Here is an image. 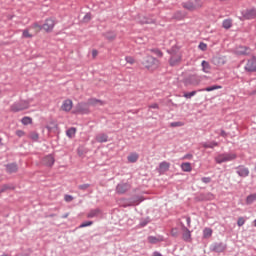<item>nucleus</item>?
I'll use <instances>...</instances> for the list:
<instances>
[{
  "label": "nucleus",
  "mask_w": 256,
  "mask_h": 256,
  "mask_svg": "<svg viewBox=\"0 0 256 256\" xmlns=\"http://www.w3.org/2000/svg\"><path fill=\"white\" fill-rule=\"evenodd\" d=\"M142 63L146 69H150L151 71L159 67V60L153 56H146Z\"/></svg>",
  "instance_id": "obj_3"
},
{
  "label": "nucleus",
  "mask_w": 256,
  "mask_h": 256,
  "mask_svg": "<svg viewBox=\"0 0 256 256\" xmlns=\"http://www.w3.org/2000/svg\"><path fill=\"white\" fill-rule=\"evenodd\" d=\"M220 135L221 137H227V132H225V130H221Z\"/></svg>",
  "instance_id": "obj_56"
},
{
  "label": "nucleus",
  "mask_w": 256,
  "mask_h": 256,
  "mask_svg": "<svg viewBox=\"0 0 256 256\" xmlns=\"http://www.w3.org/2000/svg\"><path fill=\"white\" fill-rule=\"evenodd\" d=\"M202 71L204 73H211V65L209 64V62L205 60L202 61Z\"/></svg>",
  "instance_id": "obj_25"
},
{
  "label": "nucleus",
  "mask_w": 256,
  "mask_h": 256,
  "mask_svg": "<svg viewBox=\"0 0 256 256\" xmlns=\"http://www.w3.org/2000/svg\"><path fill=\"white\" fill-rule=\"evenodd\" d=\"M63 217L64 219H67V217H69V214H65Z\"/></svg>",
  "instance_id": "obj_60"
},
{
  "label": "nucleus",
  "mask_w": 256,
  "mask_h": 256,
  "mask_svg": "<svg viewBox=\"0 0 256 256\" xmlns=\"http://www.w3.org/2000/svg\"><path fill=\"white\" fill-rule=\"evenodd\" d=\"M42 163L46 167H53V165H55V157H53L51 154L47 155L43 158Z\"/></svg>",
  "instance_id": "obj_7"
},
{
  "label": "nucleus",
  "mask_w": 256,
  "mask_h": 256,
  "mask_svg": "<svg viewBox=\"0 0 256 256\" xmlns=\"http://www.w3.org/2000/svg\"><path fill=\"white\" fill-rule=\"evenodd\" d=\"M125 61L126 63H129V65H134L135 63V58L131 57V56H126L125 57Z\"/></svg>",
  "instance_id": "obj_38"
},
{
  "label": "nucleus",
  "mask_w": 256,
  "mask_h": 256,
  "mask_svg": "<svg viewBox=\"0 0 256 256\" xmlns=\"http://www.w3.org/2000/svg\"><path fill=\"white\" fill-rule=\"evenodd\" d=\"M183 159H193V154H186Z\"/></svg>",
  "instance_id": "obj_54"
},
{
  "label": "nucleus",
  "mask_w": 256,
  "mask_h": 256,
  "mask_svg": "<svg viewBox=\"0 0 256 256\" xmlns=\"http://www.w3.org/2000/svg\"><path fill=\"white\" fill-rule=\"evenodd\" d=\"M152 256H163V255L159 252H154Z\"/></svg>",
  "instance_id": "obj_58"
},
{
  "label": "nucleus",
  "mask_w": 256,
  "mask_h": 256,
  "mask_svg": "<svg viewBox=\"0 0 256 256\" xmlns=\"http://www.w3.org/2000/svg\"><path fill=\"white\" fill-rule=\"evenodd\" d=\"M216 251H225V247H222V249H219V247H215Z\"/></svg>",
  "instance_id": "obj_57"
},
{
  "label": "nucleus",
  "mask_w": 256,
  "mask_h": 256,
  "mask_svg": "<svg viewBox=\"0 0 256 256\" xmlns=\"http://www.w3.org/2000/svg\"><path fill=\"white\" fill-rule=\"evenodd\" d=\"M149 109H159V104L154 103L149 106Z\"/></svg>",
  "instance_id": "obj_51"
},
{
  "label": "nucleus",
  "mask_w": 256,
  "mask_h": 256,
  "mask_svg": "<svg viewBox=\"0 0 256 256\" xmlns=\"http://www.w3.org/2000/svg\"><path fill=\"white\" fill-rule=\"evenodd\" d=\"M237 174L239 177H249V168H245L244 166H239L237 168Z\"/></svg>",
  "instance_id": "obj_13"
},
{
  "label": "nucleus",
  "mask_w": 256,
  "mask_h": 256,
  "mask_svg": "<svg viewBox=\"0 0 256 256\" xmlns=\"http://www.w3.org/2000/svg\"><path fill=\"white\" fill-rule=\"evenodd\" d=\"M215 61H216L217 64L222 63V65H225V60L221 57L216 58Z\"/></svg>",
  "instance_id": "obj_50"
},
{
  "label": "nucleus",
  "mask_w": 256,
  "mask_h": 256,
  "mask_svg": "<svg viewBox=\"0 0 256 256\" xmlns=\"http://www.w3.org/2000/svg\"><path fill=\"white\" fill-rule=\"evenodd\" d=\"M182 7L187 11H197L203 7V0H188L183 2Z\"/></svg>",
  "instance_id": "obj_1"
},
{
  "label": "nucleus",
  "mask_w": 256,
  "mask_h": 256,
  "mask_svg": "<svg viewBox=\"0 0 256 256\" xmlns=\"http://www.w3.org/2000/svg\"><path fill=\"white\" fill-rule=\"evenodd\" d=\"M31 101L33 100L29 99V100H21L19 102H16L11 106V111H13L14 113H17L19 111H25V109H29V105H31Z\"/></svg>",
  "instance_id": "obj_2"
},
{
  "label": "nucleus",
  "mask_w": 256,
  "mask_h": 256,
  "mask_svg": "<svg viewBox=\"0 0 256 256\" xmlns=\"http://www.w3.org/2000/svg\"><path fill=\"white\" fill-rule=\"evenodd\" d=\"M17 137H25V131L23 130H17L16 131Z\"/></svg>",
  "instance_id": "obj_49"
},
{
  "label": "nucleus",
  "mask_w": 256,
  "mask_h": 256,
  "mask_svg": "<svg viewBox=\"0 0 256 256\" xmlns=\"http://www.w3.org/2000/svg\"><path fill=\"white\" fill-rule=\"evenodd\" d=\"M139 23H141V25H153L155 23V19L146 16H140Z\"/></svg>",
  "instance_id": "obj_10"
},
{
  "label": "nucleus",
  "mask_w": 256,
  "mask_h": 256,
  "mask_svg": "<svg viewBox=\"0 0 256 256\" xmlns=\"http://www.w3.org/2000/svg\"><path fill=\"white\" fill-rule=\"evenodd\" d=\"M219 144L217 142H210V143H203L202 147H204V149H213L214 147H218Z\"/></svg>",
  "instance_id": "obj_29"
},
{
  "label": "nucleus",
  "mask_w": 256,
  "mask_h": 256,
  "mask_svg": "<svg viewBox=\"0 0 256 256\" xmlns=\"http://www.w3.org/2000/svg\"><path fill=\"white\" fill-rule=\"evenodd\" d=\"M211 235H213V229L211 228H205L203 230V238L204 239H209V237H211Z\"/></svg>",
  "instance_id": "obj_31"
},
{
  "label": "nucleus",
  "mask_w": 256,
  "mask_h": 256,
  "mask_svg": "<svg viewBox=\"0 0 256 256\" xmlns=\"http://www.w3.org/2000/svg\"><path fill=\"white\" fill-rule=\"evenodd\" d=\"M187 225H191V218H187Z\"/></svg>",
  "instance_id": "obj_59"
},
{
  "label": "nucleus",
  "mask_w": 256,
  "mask_h": 256,
  "mask_svg": "<svg viewBox=\"0 0 256 256\" xmlns=\"http://www.w3.org/2000/svg\"><path fill=\"white\" fill-rule=\"evenodd\" d=\"M222 25L224 29H231V26L233 25V23L231 22L230 19H226L223 21Z\"/></svg>",
  "instance_id": "obj_35"
},
{
  "label": "nucleus",
  "mask_w": 256,
  "mask_h": 256,
  "mask_svg": "<svg viewBox=\"0 0 256 256\" xmlns=\"http://www.w3.org/2000/svg\"><path fill=\"white\" fill-rule=\"evenodd\" d=\"M129 189H131V185H129L127 183L118 184L116 187L117 193H120V194L127 193V191H129Z\"/></svg>",
  "instance_id": "obj_8"
},
{
  "label": "nucleus",
  "mask_w": 256,
  "mask_h": 256,
  "mask_svg": "<svg viewBox=\"0 0 256 256\" xmlns=\"http://www.w3.org/2000/svg\"><path fill=\"white\" fill-rule=\"evenodd\" d=\"M77 112L78 113H89V108H87V106L85 104H78Z\"/></svg>",
  "instance_id": "obj_27"
},
{
  "label": "nucleus",
  "mask_w": 256,
  "mask_h": 256,
  "mask_svg": "<svg viewBox=\"0 0 256 256\" xmlns=\"http://www.w3.org/2000/svg\"><path fill=\"white\" fill-rule=\"evenodd\" d=\"M171 167V163L167 161H163L159 164V173H167L169 171V168Z\"/></svg>",
  "instance_id": "obj_12"
},
{
  "label": "nucleus",
  "mask_w": 256,
  "mask_h": 256,
  "mask_svg": "<svg viewBox=\"0 0 256 256\" xmlns=\"http://www.w3.org/2000/svg\"><path fill=\"white\" fill-rule=\"evenodd\" d=\"M253 224H254V227H256V219L254 220Z\"/></svg>",
  "instance_id": "obj_61"
},
{
  "label": "nucleus",
  "mask_w": 256,
  "mask_h": 256,
  "mask_svg": "<svg viewBox=\"0 0 256 256\" xmlns=\"http://www.w3.org/2000/svg\"><path fill=\"white\" fill-rule=\"evenodd\" d=\"M29 29H33L35 35H37L38 33H41L43 25L39 24V22H35L29 27Z\"/></svg>",
  "instance_id": "obj_15"
},
{
  "label": "nucleus",
  "mask_w": 256,
  "mask_h": 256,
  "mask_svg": "<svg viewBox=\"0 0 256 256\" xmlns=\"http://www.w3.org/2000/svg\"><path fill=\"white\" fill-rule=\"evenodd\" d=\"M19 168L17 167V164H15V163H12V164H8L7 166H6V171L8 172V173H17V170H18Z\"/></svg>",
  "instance_id": "obj_22"
},
{
  "label": "nucleus",
  "mask_w": 256,
  "mask_h": 256,
  "mask_svg": "<svg viewBox=\"0 0 256 256\" xmlns=\"http://www.w3.org/2000/svg\"><path fill=\"white\" fill-rule=\"evenodd\" d=\"M129 163H137L139 160V154L137 153H132L127 157Z\"/></svg>",
  "instance_id": "obj_26"
},
{
  "label": "nucleus",
  "mask_w": 256,
  "mask_h": 256,
  "mask_svg": "<svg viewBox=\"0 0 256 256\" xmlns=\"http://www.w3.org/2000/svg\"><path fill=\"white\" fill-rule=\"evenodd\" d=\"M91 225H93V222L92 221H87V222H84L80 225V228H83V227H91Z\"/></svg>",
  "instance_id": "obj_47"
},
{
  "label": "nucleus",
  "mask_w": 256,
  "mask_h": 256,
  "mask_svg": "<svg viewBox=\"0 0 256 256\" xmlns=\"http://www.w3.org/2000/svg\"><path fill=\"white\" fill-rule=\"evenodd\" d=\"M217 89H223V86H219V85H214V86H210V87H207L205 89H203L202 91H215Z\"/></svg>",
  "instance_id": "obj_36"
},
{
  "label": "nucleus",
  "mask_w": 256,
  "mask_h": 256,
  "mask_svg": "<svg viewBox=\"0 0 256 256\" xmlns=\"http://www.w3.org/2000/svg\"><path fill=\"white\" fill-rule=\"evenodd\" d=\"M61 109H62V111H66L67 113H69V111H71V109H73V101L70 99L65 100L62 103Z\"/></svg>",
  "instance_id": "obj_9"
},
{
  "label": "nucleus",
  "mask_w": 256,
  "mask_h": 256,
  "mask_svg": "<svg viewBox=\"0 0 256 256\" xmlns=\"http://www.w3.org/2000/svg\"><path fill=\"white\" fill-rule=\"evenodd\" d=\"M198 48L200 49V51H207V44L201 42L198 46Z\"/></svg>",
  "instance_id": "obj_42"
},
{
  "label": "nucleus",
  "mask_w": 256,
  "mask_h": 256,
  "mask_svg": "<svg viewBox=\"0 0 256 256\" xmlns=\"http://www.w3.org/2000/svg\"><path fill=\"white\" fill-rule=\"evenodd\" d=\"M75 133H77V129L72 127V128L67 130L66 135L70 139H73V137H75Z\"/></svg>",
  "instance_id": "obj_33"
},
{
  "label": "nucleus",
  "mask_w": 256,
  "mask_h": 256,
  "mask_svg": "<svg viewBox=\"0 0 256 256\" xmlns=\"http://www.w3.org/2000/svg\"><path fill=\"white\" fill-rule=\"evenodd\" d=\"M30 138H32L33 141H37V139H39V134H37L36 132H32L30 134Z\"/></svg>",
  "instance_id": "obj_46"
},
{
  "label": "nucleus",
  "mask_w": 256,
  "mask_h": 256,
  "mask_svg": "<svg viewBox=\"0 0 256 256\" xmlns=\"http://www.w3.org/2000/svg\"><path fill=\"white\" fill-rule=\"evenodd\" d=\"M237 159V154L233 153H225V154H220L215 158L216 163L221 164V163H227L229 161H235Z\"/></svg>",
  "instance_id": "obj_4"
},
{
  "label": "nucleus",
  "mask_w": 256,
  "mask_h": 256,
  "mask_svg": "<svg viewBox=\"0 0 256 256\" xmlns=\"http://www.w3.org/2000/svg\"><path fill=\"white\" fill-rule=\"evenodd\" d=\"M150 51H151V53H155L157 55V57H163V52H161V50H159V49H152Z\"/></svg>",
  "instance_id": "obj_40"
},
{
  "label": "nucleus",
  "mask_w": 256,
  "mask_h": 256,
  "mask_svg": "<svg viewBox=\"0 0 256 256\" xmlns=\"http://www.w3.org/2000/svg\"><path fill=\"white\" fill-rule=\"evenodd\" d=\"M100 213V210L99 209H94V210H91L88 214H87V217L88 219H93V217H97Z\"/></svg>",
  "instance_id": "obj_32"
},
{
  "label": "nucleus",
  "mask_w": 256,
  "mask_h": 256,
  "mask_svg": "<svg viewBox=\"0 0 256 256\" xmlns=\"http://www.w3.org/2000/svg\"><path fill=\"white\" fill-rule=\"evenodd\" d=\"M161 241H163V236H149L148 237V242L152 243L153 245H155L156 243H161Z\"/></svg>",
  "instance_id": "obj_18"
},
{
  "label": "nucleus",
  "mask_w": 256,
  "mask_h": 256,
  "mask_svg": "<svg viewBox=\"0 0 256 256\" xmlns=\"http://www.w3.org/2000/svg\"><path fill=\"white\" fill-rule=\"evenodd\" d=\"M104 37L108 39V41H115L117 34H115L114 32H106L104 34Z\"/></svg>",
  "instance_id": "obj_30"
},
{
  "label": "nucleus",
  "mask_w": 256,
  "mask_h": 256,
  "mask_svg": "<svg viewBox=\"0 0 256 256\" xmlns=\"http://www.w3.org/2000/svg\"><path fill=\"white\" fill-rule=\"evenodd\" d=\"M99 52H97V50H93L92 51V57L95 59V57H97Z\"/></svg>",
  "instance_id": "obj_55"
},
{
  "label": "nucleus",
  "mask_w": 256,
  "mask_h": 256,
  "mask_svg": "<svg viewBox=\"0 0 256 256\" xmlns=\"http://www.w3.org/2000/svg\"><path fill=\"white\" fill-rule=\"evenodd\" d=\"M90 185L89 184H82L80 186H78V188L81 190V191H87V189H89Z\"/></svg>",
  "instance_id": "obj_44"
},
{
  "label": "nucleus",
  "mask_w": 256,
  "mask_h": 256,
  "mask_svg": "<svg viewBox=\"0 0 256 256\" xmlns=\"http://www.w3.org/2000/svg\"><path fill=\"white\" fill-rule=\"evenodd\" d=\"M31 28H26L22 31V39H33L34 35L29 31Z\"/></svg>",
  "instance_id": "obj_19"
},
{
  "label": "nucleus",
  "mask_w": 256,
  "mask_h": 256,
  "mask_svg": "<svg viewBox=\"0 0 256 256\" xmlns=\"http://www.w3.org/2000/svg\"><path fill=\"white\" fill-rule=\"evenodd\" d=\"M170 127H183V122H172Z\"/></svg>",
  "instance_id": "obj_45"
},
{
  "label": "nucleus",
  "mask_w": 256,
  "mask_h": 256,
  "mask_svg": "<svg viewBox=\"0 0 256 256\" xmlns=\"http://www.w3.org/2000/svg\"><path fill=\"white\" fill-rule=\"evenodd\" d=\"M182 239L187 243H191V231H189V229L184 228Z\"/></svg>",
  "instance_id": "obj_21"
},
{
  "label": "nucleus",
  "mask_w": 256,
  "mask_h": 256,
  "mask_svg": "<svg viewBox=\"0 0 256 256\" xmlns=\"http://www.w3.org/2000/svg\"><path fill=\"white\" fill-rule=\"evenodd\" d=\"M42 29L46 33L53 32V29H55V19H53V18L46 19L45 22L42 25Z\"/></svg>",
  "instance_id": "obj_5"
},
{
  "label": "nucleus",
  "mask_w": 256,
  "mask_h": 256,
  "mask_svg": "<svg viewBox=\"0 0 256 256\" xmlns=\"http://www.w3.org/2000/svg\"><path fill=\"white\" fill-rule=\"evenodd\" d=\"M195 95H197V92L196 91H192V92H189V93H185L184 97L186 99H191V97H195Z\"/></svg>",
  "instance_id": "obj_39"
},
{
  "label": "nucleus",
  "mask_w": 256,
  "mask_h": 256,
  "mask_svg": "<svg viewBox=\"0 0 256 256\" xmlns=\"http://www.w3.org/2000/svg\"><path fill=\"white\" fill-rule=\"evenodd\" d=\"M91 19H92L91 13H87L84 16L83 21H84V23H89V21H91Z\"/></svg>",
  "instance_id": "obj_41"
},
{
  "label": "nucleus",
  "mask_w": 256,
  "mask_h": 256,
  "mask_svg": "<svg viewBox=\"0 0 256 256\" xmlns=\"http://www.w3.org/2000/svg\"><path fill=\"white\" fill-rule=\"evenodd\" d=\"M46 129L51 133L52 129H57V124L55 122H50V124L46 126Z\"/></svg>",
  "instance_id": "obj_37"
},
{
  "label": "nucleus",
  "mask_w": 256,
  "mask_h": 256,
  "mask_svg": "<svg viewBox=\"0 0 256 256\" xmlns=\"http://www.w3.org/2000/svg\"><path fill=\"white\" fill-rule=\"evenodd\" d=\"M141 201H143V199H142V198H140V199H139V203H141Z\"/></svg>",
  "instance_id": "obj_62"
},
{
  "label": "nucleus",
  "mask_w": 256,
  "mask_h": 256,
  "mask_svg": "<svg viewBox=\"0 0 256 256\" xmlns=\"http://www.w3.org/2000/svg\"><path fill=\"white\" fill-rule=\"evenodd\" d=\"M13 189H15V186H13L11 184L3 185L0 189V195H1V193H5V191H13Z\"/></svg>",
  "instance_id": "obj_28"
},
{
  "label": "nucleus",
  "mask_w": 256,
  "mask_h": 256,
  "mask_svg": "<svg viewBox=\"0 0 256 256\" xmlns=\"http://www.w3.org/2000/svg\"><path fill=\"white\" fill-rule=\"evenodd\" d=\"M64 201H66V203H71V201H73V196L65 195Z\"/></svg>",
  "instance_id": "obj_48"
},
{
  "label": "nucleus",
  "mask_w": 256,
  "mask_h": 256,
  "mask_svg": "<svg viewBox=\"0 0 256 256\" xmlns=\"http://www.w3.org/2000/svg\"><path fill=\"white\" fill-rule=\"evenodd\" d=\"M256 202V193L250 194L246 197V205H253Z\"/></svg>",
  "instance_id": "obj_24"
},
{
  "label": "nucleus",
  "mask_w": 256,
  "mask_h": 256,
  "mask_svg": "<svg viewBox=\"0 0 256 256\" xmlns=\"http://www.w3.org/2000/svg\"><path fill=\"white\" fill-rule=\"evenodd\" d=\"M147 223H149V220H143L140 222V227H145V225H147Z\"/></svg>",
  "instance_id": "obj_53"
},
{
  "label": "nucleus",
  "mask_w": 256,
  "mask_h": 256,
  "mask_svg": "<svg viewBox=\"0 0 256 256\" xmlns=\"http://www.w3.org/2000/svg\"><path fill=\"white\" fill-rule=\"evenodd\" d=\"M246 19H255L256 18V9L252 8L248 10L245 14Z\"/></svg>",
  "instance_id": "obj_23"
},
{
  "label": "nucleus",
  "mask_w": 256,
  "mask_h": 256,
  "mask_svg": "<svg viewBox=\"0 0 256 256\" xmlns=\"http://www.w3.org/2000/svg\"><path fill=\"white\" fill-rule=\"evenodd\" d=\"M238 227H243L245 225V218L240 217L237 222Z\"/></svg>",
  "instance_id": "obj_43"
},
{
  "label": "nucleus",
  "mask_w": 256,
  "mask_h": 256,
  "mask_svg": "<svg viewBox=\"0 0 256 256\" xmlns=\"http://www.w3.org/2000/svg\"><path fill=\"white\" fill-rule=\"evenodd\" d=\"M202 182H203V183H211V178H209V177H203V178H202Z\"/></svg>",
  "instance_id": "obj_52"
},
{
  "label": "nucleus",
  "mask_w": 256,
  "mask_h": 256,
  "mask_svg": "<svg viewBox=\"0 0 256 256\" xmlns=\"http://www.w3.org/2000/svg\"><path fill=\"white\" fill-rule=\"evenodd\" d=\"M245 70L253 73L256 71V57H252L245 65Z\"/></svg>",
  "instance_id": "obj_6"
},
{
  "label": "nucleus",
  "mask_w": 256,
  "mask_h": 256,
  "mask_svg": "<svg viewBox=\"0 0 256 256\" xmlns=\"http://www.w3.org/2000/svg\"><path fill=\"white\" fill-rule=\"evenodd\" d=\"M96 141L97 143H107V141H109V136H107V134L105 133H100L98 135H96Z\"/></svg>",
  "instance_id": "obj_14"
},
{
  "label": "nucleus",
  "mask_w": 256,
  "mask_h": 256,
  "mask_svg": "<svg viewBox=\"0 0 256 256\" xmlns=\"http://www.w3.org/2000/svg\"><path fill=\"white\" fill-rule=\"evenodd\" d=\"M88 105H91L92 107H102V105H105V102L103 100L91 98L88 100Z\"/></svg>",
  "instance_id": "obj_11"
},
{
  "label": "nucleus",
  "mask_w": 256,
  "mask_h": 256,
  "mask_svg": "<svg viewBox=\"0 0 256 256\" xmlns=\"http://www.w3.org/2000/svg\"><path fill=\"white\" fill-rule=\"evenodd\" d=\"M21 123L23 125H31V123H33V119L31 117L26 116V117L22 118Z\"/></svg>",
  "instance_id": "obj_34"
},
{
  "label": "nucleus",
  "mask_w": 256,
  "mask_h": 256,
  "mask_svg": "<svg viewBox=\"0 0 256 256\" xmlns=\"http://www.w3.org/2000/svg\"><path fill=\"white\" fill-rule=\"evenodd\" d=\"M179 63H181V55L179 54L173 55L170 59V65L175 66V65H179Z\"/></svg>",
  "instance_id": "obj_17"
},
{
  "label": "nucleus",
  "mask_w": 256,
  "mask_h": 256,
  "mask_svg": "<svg viewBox=\"0 0 256 256\" xmlns=\"http://www.w3.org/2000/svg\"><path fill=\"white\" fill-rule=\"evenodd\" d=\"M181 169L185 173H191V171H193V167H191V163H189V162L182 163L181 164Z\"/></svg>",
  "instance_id": "obj_20"
},
{
  "label": "nucleus",
  "mask_w": 256,
  "mask_h": 256,
  "mask_svg": "<svg viewBox=\"0 0 256 256\" xmlns=\"http://www.w3.org/2000/svg\"><path fill=\"white\" fill-rule=\"evenodd\" d=\"M236 55H247L249 54V48L245 46H239L235 49Z\"/></svg>",
  "instance_id": "obj_16"
}]
</instances>
